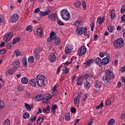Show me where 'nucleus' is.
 Segmentation results:
<instances>
[{
    "label": "nucleus",
    "mask_w": 125,
    "mask_h": 125,
    "mask_svg": "<svg viewBox=\"0 0 125 125\" xmlns=\"http://www.w3.org/2000/svg\"><path fill=\"white\" fill-rule=\"evenodd\" d=\"M13 68H19L20 67V62L18 60H17L13 62Z\"/></svg>",
    "instance_id": "nucleus-13"
},
{
    "label": "nucleus",
    "mask_w": 125,
    "mask_h": 125,
    "mask_svg": "<svg viewBox=\"0 0 125 125\" xmlns=\"http://www.w3.org/2000/svg\"><path fill=\"white\" fill-rule=\"evenodd\" d=\"M20 42V38H17L16 39H14L13 41V43H14V44H15V43L18 42Z\"/></svg>",
    "instance_id": "nucleus-38"
},
{
    "label": "nucleus",
    "mask_w": 125,
    "mask_h": 125,
    "mask_svg": "<svg viewBox=\"0 0 125 125\" xmlns=\"http://www.w3.org/2000/svg\"><path fill=\"white\" fill-rule=\"evenodd\" d=\"M65 116V120L66 121H70V120L71 119V117H70V114L68 113H66Z\"/></svg>",
    "instance_id": "nucleus-44"
},
{
    "label": "nucleus",
    "mask_w": 125,
    "mask_h": 125,
    "mask_svg": "<svg viewBox=\"0 0 125 125\" xmlns=\"http://www.w3.org/2000/svg\"><path fill=\"white\" fill-rule=\"evenodd\" d=\"M81 77H82L83 80H85V81H86V80L89 78V75L87 74H85L83 76Z\"/></svg>",
    "instance_id": "nucleus-37"
},
{
    "label": "nucleus",
    "mask_w": 125,
    "mask_h": 125,
    "mask_svg": "<svg viewBox=\"0 0 125 125\" xmlns=\"http://www.w3.org/2000/svg\"><path fill=\"white\" fill-rule=\"evenodd\" d=\"M120 71L121 72H122V73H124V72L125 71V66L121 67L120 69Z\"/></svg>",
    "instance_id": "nucleus-59"
},
{
    "label": "nucleus",
    "mask_w": 125,
    "mask_h": 125,
    "mask_svg": "<svg viewBox=\"0 0 125 125\" xmlns=\"http://www.w3.org/2000/svg\"><path fill=\"white\" fill-rule=\"evenodd\" d=\"M83 92H80L78 93V97L79 98V99H81V98H82V97L83 96Z\"/></svg>",
    "instance_id": "nucleus-58"
},
{
    "label": "nucleus",
    "mask_w": 125,
    "mask_h": 125,
    "mask_svg": "<svg viewBox=\"0 0 125 125\" xmlns=\"http://www.w3.org/2000/svg\"><path fill=\"white\" fill-rule=\"evenodd\" d=\"M86 52V48L84 46H82L78 50V53L79 56H83L84 55Z\"/></svg>",
    "instance_id": "nucleus-6"
},
{
    "label": "nucleus",
    "mask_w": 125,
    "mask_h": 125,
    "mask_svg": "<svg viewBox=\"0 0 125 125\" xmlns=\"http://www.w3.org/2000/svg\"><path fill=\"white\" fill-rule=\"evenodd\" d=\"M76 33L78 35H83V28L79 27L78 28H77Z\"/></svg>",
    "instance_id": "nucleus-25"
},
{
    "label": "nucleus",
    "mask_w": 125,
    "mask_h": 125,
    "mask_svg": "<svg viewBox=\"0 0 125 125\" xmlns=\"http://www.w3.org/2000/svg\"><path fill=\"white\" fill-rule=\"evenodd\" d=\"M13 36V33L12 32H8L5 35L3 38V40L4 42H9V40L12 39Z\"/></svg>",
    "instance_id": "nucleus-5"
},
{
    "label": "nucleus",
    "mask_w": 125,
    "mask_h": 125,
    "mask_svg": "<svg viewBox=\"0 0 125 125\" xmlns=\"http://www.w3.org/2000/svg\"><path fill=\"white\" fill-rule=\"evenodd\" d=\"M111 103H112V101L110 100H108L106 101L105 104L107 106H110V105H111Z\"/></svg>",
    "instance_id": "nucleus-49"
},
{
    "label": "nucleus",
    "mask_w": 125,
    "mask_h": 125,
    "mask_svg": "<svg viewBox=\"0 0 125 125\" xmlns=\"http://www.w3.org/2000/svg\"><path fill=\"white\" fill-rule=\"evenodd\" d=\"M19 19V16L17 14H14L11 17L10 20L11 23H15L18 21V20Z\"/></svg>",
    "instance_id": "nucleus-7"
},
{
    "label": "nucleus",
    "mask_w": 125,
    "mask_h": 125,
    "mask_svg": "<svg viewBox=\"0 0 125 125\" xmlns=\"http://www.w3.org/2000/svg\"><path fill=\"white\" fill-rule=\"evenodd\" d=\"M25 107L29 112L32 110V107L28 104H25Z\"/></svg>",
    "instance_id": "nucleus-31"
},
{
    "label": "nucleus",
    "mask_w": 125,
    "mask_h": 125,
    "mask_svg": "<svg viewBox=\"0 0 125 125\" xmlns=\"http://www.w3.org/2000/svg\"><path fill=\"white\" fill-rule=\"evenodd\" d=\"M62 17L64 20H69L70 19V13L66 10H62Z\"/></svg>",
    "instance_id": "nucleus-4"
},
{
    "label": "nucleus",
    "mask_w": 125,
    "mask_h": 125,
    "mask_svg": "<svg viewBox=\"0 0 125 125\" xmlns=\"http://www.w3.org/2000/svg\"><path fill=\"white\" fill-rule=\"evenodd\" d=\"M42 122H43V117H40L38 118L37 120V124L41 125L42 123Z\"/></svg>",
    "instance_id": "nucleus-32"
},
{
    "label": "nucleus",
    "mask_w": 125,
    "mask_h": 125,
    "mask_svg": "<svg viewBox=\"0 0 125 125\" xmlns=\"http://www.w3.org/2000/svg\"><path fill=\"white\" fill-rule=\"evenodd\" d=\"M48 18L53 21H55L57 18V14L55 13H52L48 15Z\"/></svg>",
    "instance_id": "nucleus-12"
},
{
    "label": "nucleus",
    "mask_w": 125,
    "mask_h": 125,
    "mask_svg": "<svg viewBox=\"0 0 125 125\" xmlns=\"http://www.w3.org/2000/svg\"><path fill=\"white\" fill-rule=\"evenodd\" d=\"M114 46L116 49H121L124 47L125 45V42H124V39L122 38H119L118 39L114 41L113 42Z\"/></svg>",
    "instance_id": "nucleus-2"
},
{
    "label": "nucleus",
    "mask_w": 125,
    "mask_h": 125,
    "mask_svg": "<svg viewBox=\"0 0 125 125\" xmlns=\"http://www.w3.org/2000/svg\"><path fill=\"white\" fill-rule=\"evenodd\" d=\"M105 76L103 77V81L105 83H110L111 80H113L115 78V75L113 74V71L110 69H107L105 72Z\"/></svg>",
    "instance_id": "nucleus-1"
},
{
    "label": "nucleus",
    "mask_w": 125,
    "mask_h": 125,
    "mask_svg": "<svg viewBox=\"0 0 125 125\" xmlns=\"http://www.w3.org/2000/svg\"><path fill=\"white\" fill-rule=\"evenodd\" d=\"M71 51H72V50L69 48V47H66L65 49V54H69V53H71Z\"/></svg>",
    "instance_id": "nucleus-30"
},
{
    "label": "nucleus",
    "mask_w": 125,
    "mask_h": 125,
    "mask_svg": "<svg viewBox=\"0 0 125 125\" xmlns=\"http://www.w3.org/2000/svg\"><path fill=\"white\" fill-rule=\"evenodd\" d=\"M60 39L58 37H56V39L54 41V43L56 45H58L59 44H60Z\"/></svg>",
    "instance_id": "nucleus-24"
},
{
    "label": "nucleus",
    "mask_w": 125,
    "mask_h": 125,
    "mask_svg": "<svg viewBox=\"0 0 125 125\" xmlns=\"http://www.w3.org/2000/svg\"><path fill=\"white\" fill-rule=\"evenodd\" d=\"M12 74V70H11L7 71L6 73V75L8 76H10V75H11Z\"/></svg>",
    "instance_id": "nucleus-53"
},
{
    "label": "nucleus",
    "mask_w": 125,
    "mask_h": 125,
    "mask_svg": "<svg viewBox=\"0 0 125 125\" xmlns=\"http://www.w3.org/2000/svg\"><path fill=\"white\" fill-rule=\"evenodd\" d=\"M91 29L92 32H93V30L94 29V23L93 22L91 23Z\"/></svg>",
    "instance_id": "nucleus-55"
},
{
    "label": "nucleus",
    "mask_w": 125,
    "mask_h": 125,
    "mask_svg": "<svg viewBox=\"0 0 125 125\" xmlns=\"http://www.w3.org/2000/svg\"><path fill=\"white\" fill-rule=\"evenodd\" d=\"M121 30H122V26L119 25L117 27V31H118V32H120V31H121Z\"/></svg>",
    "instance_id": "nucleus-62"
},
{
    "label": "nucleus",
    "mask_w": 125,
    "mask_h": 125,
    "mask_svg": "<svg viewBox=\"0 0 125 125\" xmlns=\"http://www.w3.org/2000/svg\"><path fill=\"white\" fill-rule=\"evenodd\" d=\"M43 113H49L50 112V106L48 105L45 108H43L42 109Z\"/></svg>",
    "instance_id": "nucleus-23"
},
{
    "label": "nucleus",
    "mask_w": 125,
    "mask_h": 125,
    "mask_svg": "<svg viewBox=\"0 0 125 125\" xmlns=\"http://www.w3.org/2000/svg\"><path fill=\"white\" fill-rule=\"evenodd\" d=\"M56 36L54 34V33H51L50 34V37L47 38V42H52L53 41H55L56 38Z\"/></svg>",
    "instance_id": "nucleus-10"
},
{
    "label": "nucleus",
    "mask_w": 125,
    "mask_h": 125,
    "mask_svg": "<svg viewBox=\"0 0 125 125\" xmlns=\"http://www.w3.org/2000/svg\"><path fill=\"white\" fill-rule=\"evenodd\" d=\"M57 108H58V106H57V105H54L52 106L51 111L52 113H53V114H55V110H56Z\"/></svg>",
    "instance_id": "nucleus-28"
},
{
    "label": "nucleus",
    "mask_w": 125,
    "mask_h": 125,
    "mask_svg": "<svg viewBox=\"0 0 125 125\" xmlns=\"http://www.w3.org/2000/svg\"><path fill=\"white\" fill-rule=\"evenodd\" d=\"M29 83L30 85L32 86H37V84L36 83V80L34 79H32L29 81Z\"/></svg>",
    "instance_id": "nucleus-22"
},
{
    "label": "nucleus",
    "mask_w": 125,
    "mask_h": 125,
    "mask_svg": "<svg viewBox=\"0 0 125 125\" xmlns=\"http://www.w3.org/2000/svg\"><path fill=\"white\" fill-rule=\"evenodd\" d=\"M21 83L24 84L28 83V78L27 77H23L21 79Z\"/></svg>",
    "instance_id": "nucleus-29"
},
{
    "label": "nucleus",
    "mask_w": 125,
    "mask_h": 125,
    "mask_svg": "<svg viewBox=\"0 0 125 125\" xmlns=\"http://www.w3.org/2000/svg\"><path fill=\"white\" fill-rule=\"evenodd\" d=\"M108 125H115V120L111 119L109 120L107 123Z\"/></svg>",
    "instance_id": "nucleus-35"
},
{
    "label": "nucleus",
    "mask_w": 125,
    "mask_h": 125,
    "mask_svg": "<svg viewBox=\"0 0 125 125\" xmlns=\"http://www.w3.org/2000/svg\"><path fill=\"white\" fill-rule=\"evenodd\" d=\"M35 100L37 101H42V100H44L43 95H38L35 97Z\"/></svg>",
    "instance_id": "nucleus-18"
},
{
    "label": "nucleus",
    "mask_w": 125,
    "mask_h": 125,
    "mask_svg": "<svg viewBox=\"0 0 125 125\" xmlns=\"http://www.w3.org/2000/svg\"><path fill=\"white\" fill-rule=\"evenodd\" d=\"M5 52H6V51H5V49H4L0 50V54H4Z\"/></svg>",
    "instance_id": "nucleus-56"
},
{
    "label": "nucleus",
    "mask_w": 125,
    "mask_h": 125,
    "mask_svg": "<svg viewBox=\"0 0 125 125\" xmlns=\"http://www.w3.org/2000/svg\"><path fill=\"white\" fill-rule=\"evenodd\" d=\"M75 5L76 7H80L81 6V2H77Z\"/></svg>",
    "instance_id": "nucleus-57"
},
{
    "label": "nucleus",
    "mask_w": 125,
    "mask_h": 125,
    "mask_svg": "<svg viewBox=\"0 0 125 125\" xmlns=\"http://www.w3.org/2000/svg\"><path fill=\"white\" fill-rule=\"evenodd\" d=\"M108 30L109 32H110V33H112V32H113L114 29H113L112 26H109L108 27Z\"/></svg>",
    "instance_id": "nucleus-54"
},
{
    "label": "nucleus",
    "mask_w": 125,
    "mask_h": 125,
    "mask_svg": "<svg viewBox=\"0 0 125 125\" xmlns=\"http://www.w3.org/2000/svg\"><path fill=\"white\" fill-rule=\"evenodd\" d=\"M83 25V22L82 21H76L73 24V25L77 27V28H81Z\"/></svg>",
    "instance_id": "nucleus-11"
},
{
    "label": "nucleus",
    "mask_w": 125,
    "mask_h": 125,
    "mask_svg": "<svg viewBox=\"0 0 125 125\" xmlns=\"http://www.w3.org/2000/svg\"><path fill=\"white\" fill-rule=\"evenodd\" d=\"M74 105L76 107H78L80 105V99L79 97L75 96V98L74 99Z\"/></svg>",
    "instance_id": "nucleus-15"
},
{
    "label": "nucleus",
    "mask_w": 125,
    "mask_h": 125,
    "mask_svg": "<svg viewBox=\"0 0 125 125\" xmlns=\"http://www.w3.org/2000/svg\"><path fill=\"white\" fill-rule=\"evenodd\" d=\"M115 12L114 10H112L110 12L111 19H115V17H116Z\"/></svg>",
    "instance_id": "nucleus-26"
},
{
    "label": "nucleus",
    "mask_w": 125,
    "mask_h": 125,
    "mask_svg": "<svg viewBox=\"0 0 125 125\" xmlns=\"http://www.w3.org/2000/svg\"><path fill=\"white\" fill-rule=\"evenodd\" d=\"M56 52L51 53L49 56V60L50 62H55L56 61V56H55Z\"/></svg>",
    "instance_id": "nucleus-8"
},
{
    "label": "nucleus",
    "mask_w": 125,
    "mask_h": 125,
    "mask_svg": "<svg viewBox=\"0 0 125 125\" xmlns=\"http://www.w3.org/2000/svg\"><path fill=\"white\" fill-rule=\"evenodd\" d=\"M84 86L85 87H86V88H89V86H90V83L88 82H85L84 83Z\"/></svg>",
    "instance_id": "nucleus-42"
},
{
    "label": "nucleus",
    "mask_w": 125,
    "mask_h": 125,
    "mask_svg": "<svg viewBox=\"0 0 125 125\" xmlns=\"http://www.w3.org/2000/svg\"><path fill=\"white\" fill-rule=\"evenodd\" d=\"M82 6L84 10L86 9V3L85 2V1H83Z\"/></svg>",
    "instance_id": "nucleus-45"
},
{
    "label": "nucleus",
    "mask_w": 125,
    "mask_h": 125,
    "mask_svg": "<svg viewBox=\"0 0 125 125\" xmlns=\"http://www.w3.org/2000/svg\"><path fill=\"white\" fill-rule=\"evenodd\" d=\"M7 48H8V49H10V48H11V45L8 43L7 44Z\"/></svg>",
    "instance_id": "nucleus-64"
},
{
    "label": "nucleus",
    "mask_w": 125,
    "mask_h": 125,
    "mask_svg": "<svg viewBox=\"0 0 125 125\" xmlns=\"http://www.w3.org/2000/svg\"><path fill=\"white\" fill-rule=\"evenodd\" d=\"M83 77H80L79 78H78L76 82H77V85H82V84H83Z\"/></svg>",
    "instance_id": "nucleus-16"
},
{
    "label": "nucleus",
    "mask_w": 125,
    "mask_h": 125,
    "mask_svg": "<svg viewBox=\"0 0 125 125\" xmlns=\"http://www.w3.org/2000/svg\"><path fill=\"white\" fill-rule=\"evenodd\" d=\"M109 58H104L102 61V65H107L108 63H109Z\"/></svg>",
    "instance_id": "nucleus-20"
},
{
    "label": "nucleus",
    "mask_w": 125,
    "mask_h": 125,
    "mask_svg": "<svg viewBox=\"0 0 125 125\" xmlns=\"http://www.w3.org/2000/svg\"><path fill=\"white\" fill-rule=\"evenodd\" d=\"M22 63L24 65V67H28V64H27V60L26 59L24 58L22 59Z\"/></svg>",
    "instance_id": "nucleus-36"
},
{
    "label": "nucleus",
    "mask_w": 125,
    "mask_h": 125,
    "mask_svg": "<svg viewBox=\"0 0 125 125\" xmlns=\"http://www.w3.org/2000/svg\"><path fill=\"white\" fill-rule=\"evenodd\" d=\"M26 31H28V32H32V31H33V27L31 25H29L26 28Z\"/></svg>",
    "instance_id": "nucleus-46"
},
{
    "label": "nucleus",
    "mask_w": 125,
    "mask_h": 125,
    "mask_svg": "<svg viewBox=\"0 0 125 125\" xmlns=\"http://www.w3.org/2000/svg\"><path fill=\"white\" fill-rule=\"evenodd\" d=\"M57 23L58 25H60V26H63V25H64V22H62L61 20L58 19V18H57Z\"/></svg>",
    "instance_id": "nucleus-40"
},
{
    "label": "nucleus",
    "mask_w": 125,
    "mask_h": 125,
    "mask_svg": "<svg viewBox=\"0 0 125 125\" xmlns=\"http://www.w3.org/2000/svg\"><path fill=\"white\" fill-rule=\"evenodd\" d=\"M15 52L16 53V56H17V57L20 56L21 54H20V51H19V50L15 51Z\"/></svg>",
    "instance_id": "nucleus-50"
},
{
    "label": "nucleus",
    "mask_w": 125,
    "mask_h": 125,
    "mask_svg": "<svg viewBox=\"0 0 125 125\" xmlns=\"http://www.w3.org/2000/svg\"><path fill=\"white\" fill-rule=\"evenodd\" d=\"M3 125H10V121H9V120L7 119L4 121Z\"/></svg>",
    "instance_id": "nucleus-48"
},
{
    "label": "nucleus",
    "mask_w": 125,
    "mask_h": 125,
    "mask_svg": "<svg viewBox=\"0 0 125 125\" xmlns=\"http://www.w3.org/2000/svg\"><path fill=\"white\" fill-rule=\"evenodd\" d=\"M34 57L36 58V59H39L40 58V54L38 53V51L37 50H34Z\"/></svg>",
    "instance_id": "nucleus-33"
},
{
    "label": "nucleus",
    "mask_w": 125,
    "mask_h": 125,
    "mask_svg": "<svg viewBox=\"0 0 125 125\" xmlns=\"http://www.w3.org/2000/svg\"><path fill=\"white\" fill-rule=\"evenodd\" d=\"M121 20L123 21V22H125V15H124L121 17Z\"/></svg>",
    "instance_id": "nucleus-63"
},
{
    "label": "nucleus",
    "mask_w": 125,
    "mask_h": 125,
    "mask_svg": "<svg viewBox=\"0 0 125 125\" xmlns=\"http://www.w3.org/2000/svg\"><path fill=\"white\" fill-rule=\"evenodd\" d=\"M93 121V119H91L90 121L88 122L87 125H92V124H93V122H92Z\"/></svg>",
    "instance_id": "nucleus-60"
},
{
    "label": "nucleus",
    "mask_w": 125,
    "mask_h": 125,
    "mask_svg": "<svg viewBox=\"0 0 125 125\" xmlns=\"http://www.w3.org/2000/svg\"><path fill=\"white\" fill-rule=\"evenodd\" d=\"M104 21H105V18H101V17H98L97 19V23L99 24V25H102L103 23H104Z\"/></svg>",
    "instance_id": "nucleus-14"
},
{
    "label": "nucleus",
    "mask_w": 125,
    "mask_h": 125,
    "mask_svg": "<svg viewBox=\"0 0 125 125\" xmlns=\"http://www.w3.org/2000/svg\"><path fill=\"white\" fill-rule=\"evenodd\" d=\"M95 63L99 65V64H101L102 65V61H101V59L100 58H97L95 60Z\"/></svg>",
    "instance_id": "nucleus-27"
},
{
    "label": "nucleus",
    "mask_w": 125,
    "mask_h": 125,
    "mask_svg": "<svg viewBox=\"0 0 125 125\" xmlns=\"http://www.w3.org/2000/svg\"><path fill=\"white\" fill-rule=\"evenodd\" d=\"M95 86L96 87L99 88L100 86H101V84H100V83L98 81H96L95 83Z\"/></svg>",
    "instance_id": "nucleus-39"
},
{
    "label": "nucleus",
    "mask_w": 125,
    "mask_h": 125,
    "mask_svg": "<svg viewBox=\"0 0 125 125\" xmlns=\"http://www.w3.org/2000/svg\"><path fill=\"white\" fill-rule=\"evenodd\" d=\"M34 59L33 57H30L28 59L29 63H33Z\"/></svg>",
    "instance_id": "nucleus-47"
},
{
    "label": "nucleus",
    "mask_w": 125,
    "mask_h": 125,
    "mask_svg": "<svg viewBox=\"0 0 125 125\" xmlns=\"http://www.w3.org/2000/svg\"><path fill=\"white\" fill-rule=\"evenodd\" d=\"M50 13H51V11H46L44 12H41L40 13V16H43V17H44V16H46V15H48L49 14H50Z\"/></svg>",
    "instance_id": "nucleus-17"
},
{
    "label": "nucleus",
    "mask_w": 125,
    "mask_h": 125,
    "mask_svg": "<svg viewBox=\"0 0 125 125\" xmlns=\"http://www.w3.org/2000/svg\"><path fill=\"white\" fill-rule=\"evenodd\" d=\"M18 89L19 91H23V88L22 86L19 85L18 86Z\"/></svg>",
    "instance_id": "nucleus-52"
},
{
    "label": "nucleus",
    "mask_w": 125,
    "mask_h": 125,
    "mask_svg": "<svg viewBox=\"0 0 125 125\" xmlns=\"http://www.w3.org/2000/svg\"><path fill=\"white\" fill-rule=\"evenodd\" d=\"M44 97V102H48L49 99H52V96L50 94H46L43 95Z\"/></svg>",
    "instance_id": "nucleus-9"
},
{
    "label": "nucleus",
    "mask_w": 125,
    "mask_h": 125,
    "mask_svg": "<svg viewBox=\"0 0 125 125\" xmlns=\"http://www.w3.org/2000/svg\"><path fill=\"white\" fill-rule=\"evenodd\" d=\"M37 34L38 36H42L43 35V32H42V28H39L37 30Z\"/></svg>",
    "instance_id": "nucleus-21"
},
{
    "label": "nucleus",
    "mask_w": 125,
    "mask_h": 125,
    "mask_svg": "<svg viewBox=\"0 0 125 125\" xmlns=\"http://www.w3.org/2000/svg\"><path fill=\"white\" fill-rule=\"evenodd\" d=\"M125 12V5H124L121 7V13H122V14H124Z\"/></svg>",
    "instance_id": "nucleus-43"
},
{
    "label": "nucleus",
    "mask_w": 125,
    "mask_h": 125,
    "mask_svg": "<svg viewBox=\"0 0 125 125\" xmlns=\"http://www.w3.org/2000/svg\"><path fill=\"white\" fill-rule=\"evenodd\" d=\"M23 118L25 120L27 119H29V118H30V114H29V113L27 112H25L23 115Z\"/></svg>",
    "instance_id": "nucleus-34"
},
{
    "label": "nucleus",
    "mask_w": 125,
    "mask_h": 125,
    "mask_svg": "<svg viewBox=\"0 0 125 125\" xmlns=\"http://www.w3.org/2000/svg\"><path fill=\"white\" fill-rule=\"evenodd\" d=\"M71 113H76V109L75 107L71 108Z\"/></svg>",
    "instance_id": "nucleus-61"
},
{
    "label": "nucleus",
    "mask_w": 125,
    "mask_h": 125,
    "mask_svg": "<svg viewBox=\"0 0 125 125\" xmlns=\"http://www.w3.org/2000/svg\"><path fill=\"white\" fill-rule=\"evenodd\" d=\"M93 62H94V60L93 59L88 60L85 62V64H86V67H89V66H90V64H92Z\"/></svg>",
    "instance_id": "nucleus-19"
},
{
    "label": "nucleus",
    "mask_w": 125,
    "mask_h": 125,
    "mask_svg": "<svg viewBox=\"0 0 125 125\" xmlns=\"http://www.w3.org/2000/svg\"><path fill=\"white\" fill-rule=\"evenodd\" d=\"M44 79L45 77L42 75H39L36 78V83L39 86H44Z\"/></svg>",
    "instance_id": "nucleus-3"
},
{
    "label": "nucleus",
    "mask_w": 125,
    "mask_h": 125,
    "mask_svg": "<svg viewBox=\"0 0 125 125\" xmlns=\"http://www.w3.org/2000/svg\"><path fill=\"white\" fill-rule=\"evenodd\" d=\"M31 123H33L34 121H36L37 120V116H34V117H31L30 118Z\"/></svg>",
    "instance_id": "nucleus-51"
},
{
    "label": "nucleus",
    "mask_w": 125,
    "mask_h": 125,
    "mask_svg": "<svg viewBox=\"0 0 125 125\" xmlns=\"http://www.w3.org/2000/svg\"><path fill=\"white\" fill-rule=\"evenodd\" d=\"M4 106H5L4 103H3L1 100H0V109H2V108H4Z\"/></svg>",
    "instance_id": "nucleus-41"
}]
</instances>
